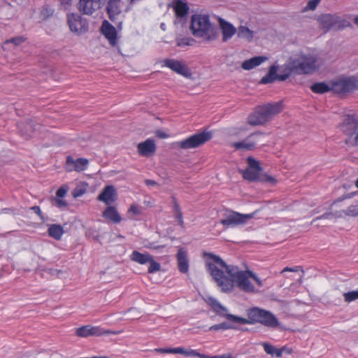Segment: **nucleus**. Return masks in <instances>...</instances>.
I'll return each mask as SVG.
<instances>
[{
  "instance_id": "nucleus-53",
  "label": "nucleus",
  "mask_w": 358,
  "mask_h": 358,
  "mask_svg": "<svg viewBox=\"0 0 358 358\" xmlns=\"http://www.w3.org/2000/svg\"><path fill=\"white\" fill-rule=\"evenodd\" d=\"M250 275L252 279H253L257 285L260 287L263 285L262 281L252 271H250Z\"/></svg>"
},
{
  "instance_id": "nucleus-26",
  "label": "nucleus",
  "mask_w": 358,
  "mask_h": 358,
  "mask_svg": "<svg viewBox=\"0 0 358 358\" xmlns=\"http://www.w3.org/2000/svg\"><path fill=\"white\" fill-rule=\"evenodd\" d=\"M267 59L268 58L264 56L254 57L250 59L244 61L241 64V67L245 70H250L260 65L262 63L267 60Z\"/></svg>"
},
{
  "instance_id": "nucleus-45",
  "label": "nucleus",
  "mask_w": 358,
  "mask_h": 358,
  "mask_svg": "<svg viewBox=\"0 0 358 358\" xmlns=\"http://www.w3.org/2000/svg\"><path fill=\"white\" fill-rule=\"evenodd\" d=\"M187 357H198L199 358H217V355L209 356V355L201 354L194 350H188Z\"/></svg>"
},
{
  "instance_id": "nucleus-15",
  "label": "nucleus",
  "mask_w": 358,
  "mask_h": 358,
  "mask_svg": "<svg viewBox=\"0 0 358 358\" xmlns=\"http://www.w3.org/2000/svg\"><path fill=\"white\" fill-rule=\"evenodd\" d=\"M218 22L222 34V40L223 42H227L237 32V29L222 17L218 18Z\"/></svg>"
},
{
  "instance_id": "nucleus-5",
  "label": "nucleus",
  "mask_w": 358,
  "mask_h": 358,
  "mask_svg": "<svg viewBox=\"0 0 358 358\" xmlns=\"http://www.w3.org/2000/svg\"><path fill=\"white\" fill-rule=\"evenodd\" d=\"M296 74H308L317 71L320 68L317 63V57L313 55H301L294 59Z\"/></svg>"
},
{
  "instance_id": "nucleus-44",
  "label": "nucleus",
  "mask_w": 358,
  "mask_h": 358,
  "mask_svg": "<svg viewBox=\"0 0 358 358\" xmlns=\"http://www.w3.org/2000/svg\"><path fill=\"white\" fill-rule=\"evenodd\" d=\"M345 215L355 217L358 215V208L356 206H350L346 210L342 212Z\"/></svg>"
},
{
  "instance_id": "nucleus-14",
  "label": "nucleus",
  "mask_w": 358,
  "mask_h": 358,
  "mask_svg": "<svg viewBox=\"0 0 358 358\" xmlns=\"http://www.w3.org/2000/svg\"><path fill=\"white\" fill-rule=\"evenodd\" d=\"M164 63L166 66L181 76L185 77H189L191 76L188 66L182 61L166 59Z\"/></svg>"
},
{
  "instance_id": "nucleus-59",
  "label": "nucleus",
  "mask_w": 358,
  "mask_h": 358,
  "mask_svg": "<svg viewBox=\"0 0 358 358\" xmlns=\"http://www.w3.org/2000/svg\"><path fill=\"white\" fill-rule=\"evenodd\" d=\"M285 350V347L277 349L274 350V355H275L277 357H280L282 355V353L284 350Z\"/></svg>"
},
{
  "instance_id": "nucleus-13",
  "label": "nucleus",
  "mask_w": 358,
  "mask_h": 358,
  "mask_svg": "<svg viewBox=\"0 0 358 358\" xmlns=\"http://www.w3.org/2000/svg\"><path fill=\"white\" fill-rule=\"evenodd\" d=\"M260 133H252L245 139L234 142L231 144V147L239 150H253L258 142L257 137L260 136Z\"/></svg>"
},
{
  "instance_id": "nucleus-7",
  "label": "nucleus",
  "mask_w": 358,
  "mask_h": 358,
  "mask_svg": "<svg viewBox=\"0 0 358 358\" xmlns=\"http://www.w3.org/2000/svg\"><path fill=\"white\" fill-rule=\"evenodd\" d=\"M332 90L338 94L351 92L358 89V79L355 77H348L332 82Z\"/></svg>"
},
{
  "instance_id": "nucleus-58",
  "label": "nucleus",
  "mask_w": 358,
  "mask_h": 358,
  "mask_svg": "<svg viewBox=\"0 0 358 358\" xmlns=\"http://www.w3.org/2000/svg\"><path fill=\"white\" fill-rule=\"evenodd\" d=\"M129 213H132L135 215H138V214H140L141 212L139 210V208L136 205H131L128 210Z\"/></svg>"
},
{
  "instance_id": "nucleus-31",
  "label": "nucleus",
  "mask_w": 358,
  "mask_h": 358,
  "mask_svg": "<svg viewBox=\"0 0 358 358\" xmlns=\"http://www.w3.org/2000/svg\"><path fill=\"white\" fill-rule=\"evenodd\" d=\"M152 351L162 354H181L186 357H187L188 352V350H186L182 347L175 348H155Z\"/></svg>"
},
{
  "instance_id": "nucleus-62",
  "label": "nucleus",
  "mask_w": 358,
  "mask_h": 358,
  "mask_svg": "<svg viewBox=\"0 0 358 358\" xmlns=\"http://www.w3.org/2000/svg\"><path fill=\"white\" fill-rule=\"evenodd\" d=\"M262 109H263V111H264V113H265L266 117H267L268 121H269V120L271 119V117H270V115H268V112H266V108H265L264 105V106H262Z\"/></svg>"
},
{
  "instance_id": "nucleus-64",
  "label": "nucleus",
  "mask_w": 358,
  "mask_h": 358,
  "mask_svg": "<svg viewBox=\"0 0 358 358\" xmlns=\"http://www.w3.org/2000/svg\"><path fill=\"white\" fill-rule=\"evenodd\" d=\"M353 22L358 27V15L355 17Z\"/></svg>"
},
{
  "instance_id": "nucleus-57",
  "label": "nucleus",
  "mask_w": 358,
  "mask_h": 358,
  "mask_svg": "<svg viewBox=\"0 0 358 358\" xmlns=\"http://www.w3.org/2000/svg\"><path fill=\"white\" fill-rule=\"evenodd\" d=\"M257 110L259 112V115H261V118L262 120H264V122L266 123L268 122V120H267V117H266L265 115V113L263 111V109L262 108V106H259L257 107Z\"/></svg>"
},
{
  "instance_id": "nucleus-30",
  "label": "nucleus",
  "mask_w": 358,
  "mask_h": 358,
  "mask_svg": "<svg viewBox=\"0 0 358 358\" xmlns=\"http://www.w3.org/2000/svg\"><path fill=\"white\" fill-rule=\"evenodd\" d=\"M277 70L278 66L275 65L271 66L267 74L262 78L260 83L268 84L278 80L279 74H277Z\"/></svg>"
},
{
  "instance_id": "nucleus-21",
  "label": "nucleus",
  "mask_w": 358,
  "mask_h": 358,
  "mask_svg": "<svg viewBox=\"0 0 358 358\" xmlns=\"http://www.w3.org/2000/svg\"><path fill=\"white\" fill-rule=\"evenodd\" d=\"M121 0H108L106 11L110 20L114 21L116 17L121 13Z\"/></svg>"
},
{
  "instance_id": "nucleus-25",
  "label": "nucleus",
  "mask_w": 358,
  "mask_h": 358,
  "mask_svg": "<svg viewBox=\"0 0 358 358\" xmlns=\"http://www.w3.org/2000/svg\"><path fill=\"white\" fill-rule=\"evenodd\" d=\"M88 160L85 158H78L74 159L71 156L66 157V164L68 166L73 164L74 166L73 170L78 172L83 171L87 169L88 165Z\"/></svg>"
},
{
  "instance_id": "nucleus-17",
  "label": "nucleus",
  "mask_w": 358,
  "mask_h": 358,
  "mask_svg": "<svg viewBox=\"0 0 358 358\" xmlns=\"http://www.w3.org/2000/svg\"><path fill=\"white\" fill-rule=\"evenodd\" d=\"M279 71L278 80L280 81L287 80L292 75H297L294 59L290 58L285 64L279 68Z\"/></svg>"
},
{
  "instance_id": "nucleus-32",
  "label": "nucleus",
  "mask_w": 358,
  "mask_h": 358,
  "mask_svg": "<svg viewBox=\"0 0 358 358\" xmlns=\"http://www.w3.org/2000/svg\"><path fill=\"white\" fill-rule=\"evenodd\" d=\"M238 38H244L250 42L254 38V32L245 26L241 25L237 29Z\"/></svg>"
},
{
  "instance_id": "nucleus-10",
  "label": "nucleus",
  "mask_w": 358,
  "mask_h": 358,
  "mask_svg": "<svg viewBox=\"0 0 358 358\" xmlns=\"http://www.w3.org/2000/svg\"><path fill=\"white\" fill-rule=\"evenodd\" d=\"M67 20L71 31L77 34H82L88 31V22L80 15L78 13L68 14Z\"/></svg>"
},
{
  "instance_id": "nucleus-41",
  "label": "nucleus",
  "mask_w": 358,
  "mask_h": 358,
  "mask_svg": "<svg viewBox=\"0 0 358 358\" xmlns=\"http://www.w3.org/2000/svg\"><path fill=\"white\" fill-rule=\"evenodd\" d=\"M320 1L321 0H309L302 11L315 10Z\"/></svg>"
},
{
  "instance_id": "nucleus-8",
  "label": "nucleus",
  "mask_w": 358,
  "mask_h": 358,
  "mask_svg": "<svg viewBox=\"0 0 358 358\" xmlns=\"http://www.w3.org/2000/svg\"><path fill=\"white\" fill-rule=\"evenodd\" d=\"M119 332L104 329L100 327L85 325L76 329V336L81 338L89 336H101L104 335H117Z\"/></svg>"
},
{
  "instance_id": "nucleus-29",
  "label": "nucleus",
  "mask_w": 358,
  "mask_h": 358,
  "mask_svg": "<svg viewBox=\"0 0 358 358\" xmlns=\"http://www.w3.org/2000/svg\"><path fill=\"white\" fill-rule=\"evenodd\" d=\"M152 255L148 253H141L134 250L130 255V259L140 264H145L151 260Z\"/></svg>"
},
{
  "instance_id": "nucleus-40",
  "label": "nucleus",
  "mask_w": 358,
  "mask_h": 358,
  "mask_svg": "<svg viewBox=\"0 0 358 358\" xmlns=\"http://www.w3.org/2000/svg\"><path fill=\"white\" fill-rule=\"evenodd\" d=\"M148 263L150 264V266H149L148 270L149 273H153L157 271H159L161 268L160 264L155 262L152 257H151V260L149 261Z\"/></svg>"
},
{
  "instance_id": "nucleus-49",
  "label": "nucleus",
  "mask_w": 358,
  "mask_h": 358,
  "mask_svg": "<svg viewBox=\"0 0 358 358\" xmlns=\"http://www.w3.org/2000/svg\"><path fill=\"white\" fill-rule=\"evenodd\" d=\"M24 41V38L22 36H18L10 40H8L6 43H13L15 45H20Z\"/></svg>"
},
{
  "instance_id": "nucleus-23",
  "label": "nucleus",
  "mask_w": 358,
  "mask_h": 358,
  "mask_svg": "<svg viewBox=\"0 0 358 358\" xmlns=\"http://www.w3.org/2000/svg\"><path fill=\"white\" fill-rule=\"evenodd\" d=\"M39 125L35 122V121L30 120L26 124H20L19 127L20 129L21 135L24 136L26 139L31 138L33 136L34 132Z\"/></svg>"
},
{
  "instance_id": "nucleus-36",
  "label": "nucleus",
  "mask_w": 358,
  "mask_h": 358,
  "mask_svg": "<svg viewBox=\"0 0 358 358\" xmlns=\"http://www.w3.org/2000/svg\"><path fill=\"white\" fill-rule=\"evenodd\" d=\"M248 122L249 124L252 126H258L265 124L264 120H262L261 115L257 109H255V110L248 117Z\"/></svg>"
},
{
  "instance_id": "nucleus-3",
  "label": "nucleus",
  "mask_w": 358,
  "mask_h": 358,
  "mask_svg": "<svg viewBox=\"0 0 358 358\" xmlns=\"http://www.w3.org/2000/svg\"><path fill=\"white\" fill-rule=\"evenodd\" d=\"M190 30L195 37L202 38L207 41H215L217 36V29L211 23L208 15H192Z\"/></svg>"
},
{
  "instance_id": "nucleus-19",
  "label": "nucleus",
  "mask_w": 358,
  "mask_h": 358,
  "mask_svg": "<svg viewBox=\"0 0 358 358\" xmlns=\"http://www.w3.org/2000/svg\"><path fill=\"white\" fill-rule=\"evenodd\" d=\"M137 149L141 156L150 157L155 152L156 144L153 139L148 138L145 141L138 143Z\"/></svg>"
},
{
  "instance_id": "nucleus-38",
  "label": "nucleus",
  "mask_w": 358,
  "mask_h": 358,
  "mask_svg": "<svg viewBox=\"0 0 358 358\" xmlns=\"http://www.w3.org/2000/svg\"><path fill=\"white\" fill-rule=\"evenodd\" d=\"M87 183L78 185L72 191L73 196L74 198L82 196L87 192Z\"/></svg>"
},
{
  "instance_id": "nucleus-6",
  "label": "nucleus",
  "mask_w": 358,
  "mask_h": 358,
  "mask_svg": "<svg viewBox=\"0 0 358 358\" xmlns=\"http://www.w3.org/2000/svg\"><path fill=\"white\" fill-rule=\"evenodd\" d=\"M213 137L210 131H203L201 132L196 133L187 138L176 142V144L178 148L182 150H189L197 148L206 142L209 141Z\"/></svg>"
},
{
  "instance_id": "nucleus-16",
  "label": "nucleus",
  "mask_w": 358,
  "mask_h": 358,
  "mask_svg": "<svg viewBox=\"0 0 358 358\" xmlns=\"http://www.w3.org/2000/svg\"><path fill=\"white\" fill-rule=\"evenodd\" d=\"M101 32L112 46L117 44V31L113 25L104 20L101 27Z\"/></svg>"
},
{
  "instance_id": "nucleus-51",
  "label": "nucleus",
  "mask_w": 358,
  "mask_h": 358,
  "mask_svg": "<svg viewBox=\"0 0 358 358\" xmlns=\"http://www.w3.org/2000/svg\"><path fill=\"white\" fill-rule=\"evenodd\" d=\"M173 210L174 213H180L181 210L179 206L178 202L177 201L176 199L173 197Z\"/></svg>"
},
{
  "instance_id": "nucleus-4",
  "label": "nucleus",
  "mask_w": 358,
  "mask_h": 358,
  "mask_svg": "<svg viewBox=\"0 0 358 358\" xmlns=\"http://www.w3.org/2000/svg\"><path fill=\"white\" fill-rule=\"evenodd\" d=\"M248 167L245 171H241L243 178L250 182L255 181H266L274 182L275 179L269 176L262 177L261 172L262 167L259 166V162L252 157L247 159Z\"/></svg>"
},
{
  "instance_id": "nucleus-24",
  "label": "nucleus",
  "mask_w": 358,
  "mask_h": 358,
  "mask_svg": "<svg viewBox=\"0 0 358 358\" xmlns=\"http://www.w3.org/2000/svg\"><path fill=\"white\" fill-rule=\"evenodd\" d=\"M102 216L115 224L120 223L122 220V217L117 209L112 206H108L104 211H103Z\"/></svg>"
},
{
  "instance_id": "nucleus-39",
  "label": "nucleus",
  "mask_w": 358,
  "mask_h": 358,
  "mask_svg": "<svg viewBox=\"0 0 358 358\" xmlns=\"http://www.w3.org/2000/svg\"><path fill=\"white\" fill-rule=\"evenodd\" d=\"M343 297L344 301L347 303L358 299V289L344 293Z\"/></svg>"
},
{
  "instance_id": "nucleus-34",
  "label": "nucleus",
  "mask_w": 358,
  "mask_h": 358,
  "mask_svg": "<svg viewBox=\"0 0 358 358\" xmlns=\"http://www.w3.org/2000/svg\"><path fill=\"white\" fill-rule=\"evenodd\" d=\"M266 112H268L270 117L272 118L273 116L280 113L282 110V106L280 102H275L264 105Z\"/></svg>"
},
{
  "instance_id": "nucleus-54",
  "label": "nucleus",
  "mask_w": 358,
  "mask_h": 358,
  "mask_svg": "<svg viewBox=\"0 0 358 358\" xmlns=\"http://www.w3.org/2000/svg\"><path fill=\"white\" fill-rule=\"evenodd\" d=\"M30 210H33L36 214H37L41 220H43V214L39 206H34L30 208Z\"/></svg>"
},
{
  "instance_id": "nucleus-46",
  "label": "nucleus",
  "mask_w": 358,
  "mask_h": 358,
  "mask_svg": "<svg viewBox=\"0 0 358 358\" xmlns=\"http://www.w3.org/2000/svg\"><path fill=\"white\" fill-rule=\"evenodd\" d=\"M342 217V213L336 212L335 213H325L323 215H322L320 217H317L316 220H321V219H331L333 217Z\"/></svg>"
},
{
  "instance_id": "nucleus-1",
  "label": "nucleus",
  "mask_w": 358,
  "mask_h": 358,
  "mask_svg": "<svg viewBox=\"0 0 358 358\" xmlns=\"http://www.w3.org/2000/svg\"><path fill=\"white\" fill-rule=\"evenodd\" d=\"M206 267L208 272L223 292H231L234 285L246 293L255 292L250 278V271H241L234 265H227L219 256L211 252H205Z\"/></svg>"
},
{
  "instance_id": "nucleus-37",
  "label": "nucleus",
  "mask_w": 358,
  "mask_h": 358,
  "mask_svg": "<svg viewBox=\"0 0 358 358\" xmlns=\"http://www.w3.org/2000/svg\"><path fill=\"white\" fill-rule=\"evenodd\" d=\"M311 90L317 94H323L332 90L331 87H329L325 83H316L310 87Z\"/></svg>"
},
{
  "instance_id": "nucleus-50",
  "label": "nucleus",
  "mask_w": 358,
  "mask_h": 358,
  "mask_svg": "<svg viewBox=\"0 0 358 358\" xmlns=\"http://www.w3.org/2000/svg\"><path fill=\"white\" fill-rule=\"evenodd\" d=\"M299 271H301L303 273H304V271L303 270L302 267L300 266H294L293 268L285 267L282 271V273H284L285 271L297 272Z\"/></svg>"
},
{
  "instance_id": "nucleus-20",
  "label": "nucleus",
  "mask_w": 358,
  "mask_h": 358,
  "mask_svg": "<svg viewBox=\"0 0 358 358\" xmlns=\"http://www.w3.org/2000/svg\"><path fill=\"white\" fill-rule=\"evenodd\" d=\"M258 323L269 328H275L279 326V321L276 316L265 309L263 310Z\"/></svg>"
},
{
  "instance_id": "nucleus-35",
  "label": "nucleus",
  "mask_w": 358,
  "mask_h": 358,
  "mask_svg": "<svg viewBox=\"0 0 358 358\" xmlns=\"http://www.w3.org/2000/svg\"><path fill=\"white\" fill-rule=\"evenodd\" d=\"M350 22L347 20L337 15H334V28L335 30H342L346 27H350Z\"/></svg>"
},
{
  "instance_id": "nucleus-61",
  "label": "nucleus",
  "mask_w": 358,
  "mask_h": 358,
  "mask_svg": "<svg viewBox=\"0 0 358 358\" xmlns=\"http://www.w3.org/2000/svg\"><path fill=\"white\" fill-rule=\"evenodd\" d=\"M217 358H233V357L231 353H227L222 355H217Z\"/></svg>"
},
{
  "instance_id": "nucleus-60",
  "label": "nucleus",
  "mask_w": 358,
  "mask_h": 358,
  "mask_svg": "<svg viewBox=\"0 0 358 358\" xmlns=\"http://www.w3.org/2000/svg\"><path fill=\"white\" fill-rule=\"evenodd\" d=\"M156 136L160 138H166L168 137V135L162 130H157L156 131Z\"/></svg>"
},
{
  "instance_id": "nucleus-42",
  "label": "nucleus",
  "mask_w": 358,
  "mask_h": 358,
  "mask_svg": "<svg viewBox=\"0 0 358 358\" xmlns=\"http://www.w3.org/2000/svg\"><path fill=\"white\" fill-rule=\"evenodd\" d=\"M234 329V327L232 325L229 324L227 322H222L218 324H215L211 326L209 328L210 331H218L220 329L226 330V329Z\"/></svg>"
},
{
  "instance_id": "nucleus-63",
  "label": "nucleus",
  "mask_w": 358,
  "mask_h": 358,
  "mask_svg": "<svg viewBox=\"0 0 358 358\" xmlns=\"http://www.w3.org/2000/svg\"><path fill=\"white\" fill-rule=\"evenodd\" d=\"M145 183L148 185H156V182L154 181V180H147L145 181Z\"/></svg>"
},
{
  "instance_id": "nucleus-48",
  "label": "nucleus",
  "mask_w": 358,
  "mask_h": 358,
  "mask_svg": "<svg viewBox=\"0 0 358 358\" xmlns=\"http://www.w3.org/2000/svg\"><path fill=\"white\" fill-rule=\"evenodd\" d=\"M55 203L58 208H65L67 206V203L62 198H55Z\"/></svg>"
},
{
  "instance_id": "nucleus-56",
  "label": "nucleus",
  "mask_w": 358,
  "mask_h": 358,
  "mask_svg": "<svg viewBox=\"0 0 358 358\" xmlns=\"http://www.w3.org/2000/svg\"><path fill=\"white\" fill-rule=\"evenodd\" d=\"M174 217H175L176 220H178V222H179L180 225L183 227L184 226V221H183V219H182V212L178 213H175Z\"/></svg>"
},
{
  "instance_id": "nucleus-22",
  "label": "nucleus",
  "mask_w": 358,
  "mask_h": 358,
  "mask_svg": "<svg viewBox=\"0 0 358 358\" xmlns=\"http://www.w3.org/2000/svg\"><path fill=\"white\" fill-rule=\"evenodd\" d=\"M176 257L179 271L182 273H187L189 270V261L187 251L183 248H180Z\"/></svg>"
},
{
  "instance_id": "nucleus-52",
  "label": "nucleus",
  "mask_w": 358,
  "mask_h": 358,
  "mask_svg": "<svg viewBox=\"0 0 358 358\" xmlns=\"http://www.w3.org/2000/svg\"><path fill=\"white\" fill-rule=\"evenodd\" d=\"M67 192L66 189L64 187L59 188L56 192V197L57 198H63Z\"/></svg>"
},
{
  "instance_id": "nucleus-28",
  "label": "nucleus",
  "mask_w": 358,
  "mask_h": 358,
  "mask_svg": "<svg viewBox=\"0 0 358 358\" xmlns=\"http://www.w3.org/2000/svg\"><path fill=\"white\" fill-rule=\"evenodd\" d=\"M334 15L324 14L319 17L318 22L321 27L327 31L333 29L334 28Z\"/></svg>"
},
{
  "instance_id": "nucleus-43",
  "label": "nucleus",
  "mask_w": 358,
  "mask_h": 358,
  "mask_svg": "<svg viewBox=\"0 0 358 358\" xmlns=\"http://www.w3.org/2000/svg\"><path fill=\"white\" fill-rule=\"evenodd\" d=\"M194 39L189 37H184L177 38V45L178 47H185L186 45H191L194 42Z\"/></svg>"
},
{
  "instance_id": "nucleus-47",
  "label": "nucleus",
  "mask_w": 358,
  "mask_h": 358,
  "mask_svg": "<svg viewBox=\"0 0 358 358\" xmlns=\"http://www.w3.org/2000/svg\"><path fill=\"white\" fill-rule=\"evenodd\" d=\"M262 345L264 347V351L267 354L274 355V350H275V348L274 346L271 345L268 343H264Z\"/></svg>"
},
{
  "instance_id": "nucleus-12",
  "label": "nucleus",
  "mask_w": 358,
  "mask_h": 358,
  "mask_svg": "<svg viewBox=\"0 0 358 358\" xmlns=\"http://www.w3.org/2000/svg\"><path fill=\"white\" fill-rule=\"evenodd\" d=\"M339 127L345 135L355 136L358 133V118L354 115H347L343 117Z\"/></svg>"
},
{
  "instance_id": "nucleus-55",
  "label": "nucleus",
  "mask_w": 358,
  "mask_h": 358,
  "mask_svg": "<svg viewBox=\"0 0 358 358\" xmlns=\"http://www.w3.org/2000/svg\"><path fill=\"white\" fill-rule=\"evenodd\" d=\"M358 192H351L346 194H343L341 198L338 199V201H342L344 199H350L355 196Z\"/></svg>"
},
{
  "instance_id": "nucleus-9",
  "label": "nucleus",
  "mask_w": 358,
  "mask_h": 358,
  "mask_svg": "<svg viewBox=\"0 0 358 358\" xmlns=\"http://www.w3.org/2000/svg\"><path fill=\"white\" fill-rule=\"evenodd\" d=\"M254 217V213L241 214L233 210L227 211L220 223L227 227L243 224Z\"/></svg>"
},
{
  "instance_id": "nucleus-27",
  "label": "nucleus",
  "mask_w": 358,
  "mask_h": 358,
  "mask_svg": "<svg viewBox=\"0 0 358 358\" xmlns=\"http://www.w3.org/2000/svg\"><path fill=\"white\" fill-rule=\"evenodd\" d=\"M173 8L178 17L182 18L185 17L189 11V7L186 3L181 0H175L173 2Z\"/></svg>"
},
{
  "instance_id": "nucleus-18",
  "label": "nucleus",
  "mask_w": 358,
  "mask_h": 358,
  "mask_svg": "<svg viewBox=\"0 0 358 358\" xmlns=\"http://www.w3.org/2000/svg\"><path fill=\"white\" fill-rule=\"evenodd\" d=\"M97 199L105 203L106 205H110L117 199L116 189L113 185L106 186L98 196Z\"/></svg>"
},
{
  "instance_id": "nucleus-33",
  "label": "nucleus",
  "mask_w": 358,
  "mask_h": 358,
  "mask_svg": "<svg viewBox=\"0 0 358 358\" xmlns=\"http://www.w3.org/2000/svg\"><path fill=\"white\" fill-rule=\"evenodd\" d=\"M48 232L50 237L59 241L62 238L64 234V229L61 225L54 224L50 226Z\"/></svg>"
},
{
  "instance_id": "nucleus-11",
  "label": "nucleus",
  "mask_w": 358,
  "mask_h": 358,
  "mask_svg": "<svg viewBox=\"0 0 358 358\" xmlns=\"http://www.w3.org/2000/svg\"><path fill=\"white\" fill-rule=\"evenodd\" d=\"M104 1L105 0H79L77 8L80 14L92 16L101 8Z\"/></svg>"
},
{
  "instance_id": "nucleus-2",
  "label": "nucleus",
  "mask_w": 358,
  "mask_h": 358,
  "mask_svg": "<svg viewBox=\"0 0 358 358\" xmlns=\"http://www.w3.org/2000/svg\"><path fill=\"white\" fill-rule=\"evenodd\" d=\"M208 303L212 309L219 315L226 317L229 321L234 322L243 324H254L258 323L262 313V308L254 307L247 310L248 318L238 317L232 314L227 313V309L223 306L217 300L213 298L208 299Z\"/></svg>"
}]
</instances>
